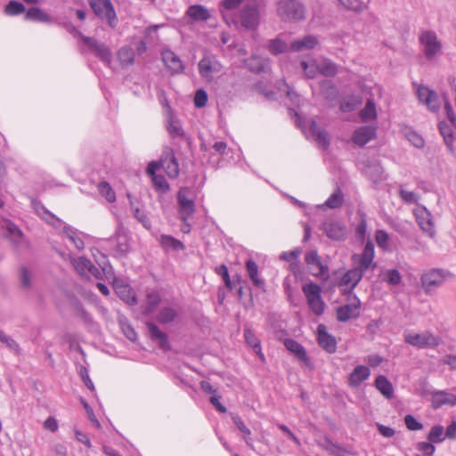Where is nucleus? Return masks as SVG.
Segmentation results:
<instances>
[{"label": "nucleus", "mask_w": 456, "mask_h": 456, "mask_svg": "<svg viewBox=\"0 0 456 456\" xmlns=\"http://www.w3.org/2000/svg\"><path fill=\"white\" fill-rule=\"evenodd\" d=\"M419 43L423 46V53L428 60L433 59L442 51V44L434 31H423L419 36Z\"/></svg>", "instance_id": "5"}, {"label": "nucleus", "mask_w": 456, "mask_h": 456, "mask_svg": "<svg viewBox=\"0 0 456 456\" xmlns=\"http://www.w3.org/2000/svg\"><path fill=\"white\" fill-rule=\"evenodd\" d=\"M208 102V94L203 89H199L194 96V105L197 108H203Z\"/></svg>", "instance_id": "62"}, {"label": "nucleus", "mask_w": 456, "mask_h": 456, "mask_svg": "<svg viewBox=\"0 0 456 456\" xmlns=\"http://www.w3.org/2000/svg\"><path fill=\"white\" fill-rule=\"evenodd\" d=\"M338 1H339L340 4H342L347 10L361 12L366 8V5L359 0H338Z\"/></svg>", "instance_id": "55"}, {"label": "nucleus", "mask_w": 456, "mask_h": 456, "mask_svg": "<svg viewBox=\"0 0 456 456\" xmlns=\"http://www.w3.org/2000/svg\"><path fill=\"white\" fill-rule=\"evenodd\" d=\"M431 442H419L417 444L416 448L421 452L425 456H433L436 447Z\"/></svg>", "instance_id": "59"}, {"label": "nucleus", "mask_w": 456, "mask_h": 456, "mask_svg": "<svg viewBox=\"0 0 456 456\" xmlns=\"http://www.w3.org/2000/svg\"><path fill=\"white\" fill-rule=\"evenodd\" d=\"M320 90L322 96L329 102L336 100L338 96V89L330 80H323L320 83Z\"/></svg>", "instance_id": "29"}, {"label": "nucleus", "mask_w": 456, "mask_h": 456, "mask_svg": "<svg viewBox=\"0 0 456 456\" xmlns=\"http://www.w3.org/2000/svg\"><path fill=\"white\" fill-rule=\"evenodd\" d=\"M198 66H199V72L202 77H205L208 79L212 78V74L216 69L212 64V61L209 58H208V57L202 58L200 61Z\"/></svg>", "instance_id": "43"}, {"label": "nucleus", "mask_w": 456, "mask_h": 456, "mask_svg": "<svg viewBox=\"0 0 456 456\" xmlns=\"http://www.w3.org/2000/svg\"><path fill=\"white\" fill-rule=\"evenodd\" d=\"M326 206L330 208H340L343 204V194L339 188L337 189L326 200Z\"/></svg>", "instance_id": "51"}, {"label": "nucleus", "mask_w": 456, "mask_h": 456, "mask_svg": "<svg viewBox=\"0 0 456 456\" xmlns=\"http://www.w3.org/2000/svg\"><path fill=\"white\" fill-rule=\"evenodd\" d=\"M118 58L122 66H131L134 62V51L131 46H123L118 52Z\"/></svg>", "instance_id": "36"}, {"label": "nucleus", "mask_w": 456, "mask_h": 456, "mask_svg": "<svg viewBox=\"0 0 456 456\" xmlns=\"http://www.w3.org/2000/svg\"><path fill=\"white\" fill-rule=\"evenodd\" d=\"M415 216L417 223L420 229L429 237H434L436 234V231L430 212H428L427 208H423L422 210H419L417 213H415Z\"/></svg>", "instance_id": "18"}, {"label": "nucleus", "mask_w": 456, "mask_h": 456, "mask_svg": "<svg viewBox=\"0 0 456 456\" xmlns=\"http://www.w3.org/2000/svg\"><path fill=\"white\" fill-rule=\"evenodd\" d=\"M348 304L341 305L336 310L337 320L338 322H346L349 319L357 318L360 315V299L355 295H353L352 297L348 295Z\"/></svg>", "instance_id": "6"}, {"label": "nucleus", "mask_w": 456, "mask_h": 456, "mask_svg": "<svg viewBox=\"0 0 456 456\" xmlns=\"http://www.w3.org/2000/svg\"><path fill=\"white\" fill-rule=\"evenodd\" d=\"M161 59L171 74H179L183 71V61L173 51L164 50L161 53Z\"/></svg>", "instance_id": "15"}, {"label": "nucleus", "mask_w": 456, "mask_h": 456, "mask_svg": "<svg viewBox=\"0 0 456 456\" xmlns=\"http://www.w3.org/2000/svg\"><path fill=\"white\" fill-rule=\"evenodd\" d=\"M116 240L115 256L118 257L125 256L130 250L127 237L116 232Z\"/></svg>", "instance_id": "38"}, {"label": "nucleus", "mask_w": 456, "mask_h": 456, "mask_svg": "<svg viewBox=\"0 0 456 456\" xmlns=\"http://www.w3.org/2000/svg\"><path fill=\"white\" fill-rule=\"evenodd\" d=\"M432 404L434 408H439L444 404L455 405L456 395L444 391L436 392L432 398Z\"/></svg>", "instance_id": "27"}, {"label": "nucleus", "mask_w": 456, "mask_h": 456, "mask_svg": "<svg viewBox=\"0 0 456 456\" xmlns=\"http://www.w3.org/2000/svg\"><path fill=\"white\" fill-rule=\"evenodd\" d=\"M152 182L157 191L167 192L169 190V184L162 175H154L152 177Z\"/></svg>", "instance_id": "58"}, {"label": "nucleus", "mask_w": 456, "mask_h": 456, "mask_svg": "<svg viewBox=\"0 0 456 456\" xmlns=\"http://www.w3.org/2000/svg\"><path fill=\"white\" fill-rule=\"evenodd\" d=\"M104 7L105 17L108 20V23L111 28H115L118 22V18L114 6L110 0H98Z\"/></svg>", "instance_id": "42"}, {"label": "nucleus", "mask_w": 456, "mask_h": 456, "mask_svg": "<svg viewBox=\"0 0 456 456\" xmlns=\"http://www.w3.org/2000/svg\"><path fill=\"white\" fill-rule=\"evenodd\" d=\"M444 111L446 114L447 118L451 122V124L454 126H456V115L452 110V104L449 101V99L444 95Z\"/></svg>", "instance_id": "64"}, {"label": "nucleus", "mask_w": 456, "mask_h": 456, "mask_svg": "<svg viewBox=\"0 0 456 456\" xmlns=\"http://www.w3.org/2000/svg\"><path fill=\"white\" fill-rule=\"evenodd\" d=\"M399 195H400L401 199L408 204L417 203V201L419 200V196L415 192L406 191L403 189H401L399 191Z\"/></svg>", "instance_id": "63"}, {"label": "nucleus", "mask_w": 456, "mask_h": 456, "mask_svg": "<svg viewBox=\"0 0 456 456\" xmlns=\"http://www.w3.org/2000/svg\"><path fill=\"white\" fill-rule=\"evenodd\" d=\"M115 290L117 295L125 302L130 305L137 303L136 297L127 284L116 285Z\"/></svg>", "instance_id": "31"}, {"label": "nucleus", "mask_w": 456, "mask_h": 456, "mask_svg": "<svg viewBox=\"0 0 456 456\" xmlns=\"http://www.w3.org/2000/svg\"><path fill=\"white\" fill-rule=\"evenodd\" d=\"M178 314L175 309L172 307H163L159 312L156 320L160 324H167L175 321Z\"/></svg>", "instance_id": "39"}, {"label": "nucleus", "mask_w": 456, "mask_h": 456, "mask_svg": "<svg viewBox=\"0 0 456 456\" xmlns=\"http://www.w3.org/2000/svg\"><path fill=\"white\" fill-rule=\"evenodd\" d=\"M98 191L108 202L112 203L116 200V193L108 182H101L98 184Z\"/></svg>", "instance_id": "49"}, {"label": "nucleus", "mask_w": 456, "mask_h": 456, "mask_svg": "<svg viewBox=\"0 0 456 456\" xmlns=\"http://www.w3.org/2000/svg\"><path fill=\"white\" fill-rule=\"evenodd\" d=\"M445 276L444 270L433 269L421 276V285L427 293H430L444 282Z\"/></svg>", "instance_id": "7"}, {"label": "nucleus", "mask_w": 456, "mask_h": 456, "mask_svg": "<svg viewBox=\"0 0 456 456\" xmlns=\"http://www.w3.org/2000/svg\"><path fill=\"white\" fill-rule=\"evenodd\" d=\"M444 430L442 426L436 425L430 429L428 435V440L434 444L441 443L444 440Z\"/></svg>", "instance_id": "53"}, {"label": "nucleus", "mask_w": 456, "mask_h": 456, "mask_svg": "<svg viewBox=\"0 0 456 456\" xmlns=\"http://www.w3.org/2000/svg\"><path fill=\"white\" fill-rule=\"evenodd\" d=\"M384 281L392 286L399 285L402 281V276L397 269L387 270Z\"/></svg>", "instance_id": "54"}, {"label": "nucleus", "mask_w": 456, "mask_h": 456, "mask_svg": "<svg viewBox=\"0 0 456 456\" xmlns=\"http://www.w3.org/2000/svg\"><path fill=\"white\" fill-rule=\"evenodd\" d=\"M309 130L315 140V142L323 149H328L330 144V140L327 130L321 126L314 119H311Z\"/></svg>", "instance_id": "17"}, {"label": "nucleus", "mask_w": 456, "mask_h": 456, "mask_svg": "<svg viewBox=\"0 0 456 456\" xmlns=\"http://www.w3.org/2000/svg\"><path fill=\"white\" fill-rule=\"evenodd\" d=\"M94 53L102 61H110V56H111V53H110L109 47L106 46L105 44L100 43L98 45V46L95 48Z\"/></svg>", "instance_id": "61"}, {"label": "nucleus", "mask_w": 456, "mask_h": 456, "mask_svg": "<svg viewBox=\"0 0 456 456\" xmlns=\"http://www.w3.org/2000/svg\"><path fill=\"white\" fill-rule=\"evenodd\" d=\"M121 330L127 339L135 341L137 339V333L132 325L126 321L120 322Z\"/></svg>", "instance_id": "56"}, {"label": "nucleus", "mask_w": 456, "mask_h": 456, "mask_svg": "<svg viewBox=\"0 0 456 456\" xmlns=\"http://www.w3.org/2000/svg\"><path fill=\"white\" fill-rule=\"evenodd\" d=\"M439 131L444 138L445 145L447 146L450 151H452L454 136L452 126L448 125L446 122L442 121L439 123Z\"/></svg>", "instance_id": "35"}, {"label": "nucleus", "mask_w": 456, "mask_h": 456, "mask_svg": "<svg viewBox=\"0 0 456 456\" xmlns=\"http://www.w3.org/2000/svg\"><path fill=\"white\" fill-rule=\"evenodd\" d=\"M246 268L253 284L258 289H265V284L264 280L258 277V266L256 263L252 259H248L246 262Z\"/></svg>", "instance_id": "30"}, {"label": "nucleus", "mask_w": 456, "mask_h": 456, "mask_svg": "<svg viewBox=\"0 0 456 456\" xmlns=\"http://www.w3.org/2000/svg\"><path fill=\"white\" fill-rule=\"evenodd\" d=\"M376 133L377 127L374 126H361L354 132L352 141L356 145L362 147L375 138Z\"/></svg>", "instance_id": "16"}, {"label": "nucleus", "mask_w": 456, "mask_h": 456, "mask_svg": "<svg viewBox=\"0 0 456 456\" xmlns=\"http://www.w3.org/2000/svg\"><path fill=\"white\" fill-rule=\"evenodd\" d=\"M31 206L39 216H44V215H47L51 218H55V216L48 211L46 208L41 203V201L36 199H32Z\"/></svg>", "instance_id": "60"}, {"label": "nucleus", "mask_w": 456, "mask_h": 456, "mask_svg": "<svg viewBox=\"0 0 456 456\" xmlns=\"http://www.w3.org/2000/svg\"><path fill=\"white\" fill-rule=\"evenodd\" d=\"M278 15L285 21H299L305 19V6L297 0H281L277 7Z\"/></svg>", "instance_id": "1"}, {"label": "nucleus", "mask_w": 456, "mask_h": 456, "mask_svg": "<svg viewBox=\"0 0 456 456\" xmlns=\"http://www.w3.org/2000/svg\"><path fill=\"white\" fill-rule=\"evenodd\" d=\"M404 423L407 428L411 431L421 430L423 424L416 419V418L411 414H407L404 417Z\"/></svg>", "instance_id": "57"}, {"label": "nucleus", "mask_w": 456, "mask_h": 456, "mask_svg": "<svg viewBox=\"0 0 456 456\" xmlns=\"http://www.w3.org/2000/svg\"><path fill=\"white\" fill-rule=\"evenodd\" d=\"M159 243L166 249L181 250L184 248L183 243L171 235H161Z\"/></svg>", "instance_id": "40"}, {"label": "nucleus", "mask_w": 456, "mask_h": 456, "mask_svg": "<svg viewBox=\"0 0 456 456\" xmlns=\"http://www.w3.org/2000/svg\"><path fill=\"white\" fill-rule=\"evenodd\" d=\"M232 419L237 428L243 433L245 436L243 437L246 444L249 447H253L252 439L249 437L251 435V431L247 428L242 419L236 413H232Z\"/></svg>", "instance_id": "37"}, {"label": "nucleus", "mask_w": 456, "mask_h": 456, "mask_svg": "<svg viewBox=\"0 0 456 456\" xmlns=\"http://www.w3.org/2000/svg\"><path fill=\"white\" fill-rule=\"evenodd\" d=\"M317 341L318 345L327 353L333 354L336 352V338L327 331L324 324H319L317 327Z\"/></svg>", "instance_id": "13"}, {"label": "nucleus", "mask_w": 456, "mask_h": 456, "mask_svg": "<svg viewBox=\"0 0 456 456\" xmlns=\"http://www.w3.org/2000/svg\"><path fill=\"white\" fill-rule=\"evenodd\" d=\"M318 44V39L315 36L307 35L302 38L294 40L290 45V50L293 52H301L304 50L314 49Z\"/></svg>", "instance_id": "23"}, {"label": "nucleus", "mask_w": 456, "mask_h": 456, "mask_svg": "<svg viewBox=\"0 0 456 456\" xmlns=\"http://www.w3.org/2000/svg\"><path fill=\"white\" fill-rule=\"evenodd\" d=\"M147 328L151 338L156 341L161 349L167 350L170 348L167 335L160 330L155 323L148 322Z\"/></svg>", "instance_id": "19"}, {"label": "nucleus", "mask_w": 456, "mask_h": 456, "mask_svg": "<svg viewBox=\"0 0 456 456\" xmlns=\"http://www.w3.org/2000/svg\"><path fill=\"white\" fill-rule=\"evenodd\" d=\"M267 48L271 53L278 55L288 50V45L279 38H274L269 41Z\"/></svg>", "instance_id": "48"}, {"label": "nucleus", "mask_w": 456, "mask_h": 456, "mask_svg": "<svg viewBox=\"0 0 456 456\" xmlns=\"http://www.w3.org/2000/svg\"><path fill=\"white\" fill-rule=\"evenodd\" d=\"M244 337L247 344L254 349L255 353L258 355L260 360L264 362L265 355L261 351L260 340L257 338V337L249 329H246L244 330Z\"/></svg>", "instance_id": "33"}, {"label": "nucleus", "mask_w": 456, "mask_h": 456, "mask_svg": "<svg viewBox=\"0 0 456 456\" xmlns=\"http://www.w3.org/2000/svg\"><path fill=\"white\" fill-rule=\"evenodd\" d=\"M63 232L67 235V237L73 242L75 247L78 250H83L85 248V243L83 240L78 237L76 229L69 225H65L63 227Z\"/></svg>", "instance_id": "45"}, {"label": "nucleus", "mask_w": 456, "mask_h": 456, "mask_svg": "<svg viewBox=\"0 0 456 456\" xmlns=\"http://www.w3.org/2000/svg\"><path fill=\"white\" fill-rule=\"evenodd\" d=\"M25 19L28 20L39 21L43 23L53 22V18L38 7H30L25 12Z\"/></svg>", "instance_id": "25"}, {"label": "nucleus", "mask_w": 456, "mask_h": 456, "mask_svg": "<svg viewBox=\"0 0 456 456\" xmlns=\"http://www.w3.org/2000/svg\"><path fill=\"white\" fill-rule=\"evenodd\" d=\"M322 229L330 240H344L346 238V226L341 222L336 220L325 221L322 224Z\"/></svg>", "instance_id": "11"}, {"label": "nucleus", "mask_w": 456, "mask_h": 456, "mask_svg": "<svg viewBox=\"0 0 456 456\" xmlns=\"http://www.w3.org/2000/svg\"><path fill=\"white\" fill-rule=\"evenodd\" d=\"M375 387L386 398L391 399L394 396L393 385L386 376H378L375 380Z\"/></svg>", "instance_id": "28"}, {"label": "nucleus", "mask_w": 456, "mask_h": 456, "mask_svg": "<svg viewBox=\"0 0 456 456\" xmlns=\"http://www.w3.org/2000/svg\"><path fill=\"white\" fill-rule=\"evenodd\" d=\"M317 69L322 75L329 77H335L338 73V66L336 63L327 59L321 61Z\"/></svg>", "instance_id": "41"}, {"label": "nucleus", "mask_w": 456, "mask_h": 456, "mask_svg": "<svg viewBox=\"0 0 456 456\" xmlns=\"http://www.w3.org/2000/svg\"><path fill=\"white\" fill-rule=\"evenodd\" d=\"M404 341L418 348H435L441 344L442 339L429 331H425L423 333H406L404 334Z\"/></svg>", "instance_id": "3"}, {"label": "nucleus", "mask_w": 456, "mask_h": 456, "mask_svg": "<svg viewBox=\"0 0 456 456\" xmlns=\"http://www.w3.org/2000/svg\"><path fill=\"white\" fill-rule=\"evenodd\" d=\"M364 269L361 266L348 270L341 278L338 286L349 287L348 290L345 289L344 293H347L350 297L353 296V289L357 286L362 280Z\"/></svg>", "instance_id": "12"}, {"label": "nucleus", "mask_w": 456, "mask_h": 456, "mask_svg": "<svg viewBox=\"0 0 456 456\" xmlns=\"http://www.w3.org/2000/svg\"><path fill=\"white\" fill-rule=\"evenodd\" d=\"M19 279L23 289L28 290L31 288L32 273L26 266H20Z\"/></svg>", "instance_id": "50"}, {"label": "nucleus", "mask_w": 456, "mask_h": 456, "mask_svg": "<svg viewBox=\"0 0 456 456\" xmlns=\"http://www.w3.org/2000/svg\"><path fill=\"white\" fill-rule=\"evenodd\" d=\"M362 121L372 120L377 118L376 106L372 100H368L364 108L360 112Z\"/></svg>", "instance_id": "46"}, {"label": "nucleus", "mask_w": 456, "mask_h": 456, "mask_svg": "<svg viewBox=\"0 0 456 456\" xmlns=\"http://www.w3.org/2000/svg\"><path fill=\"white\" fill-rule=\"evenodd\" d=\"M424 104L428 108L429 110L436 112L440 109V102L437 94L431 90L428 98H425Z\"/></svg>", "instance_id": "52"}, {"label": "nucleus", "mask_w": 456, "mask_h": 456, "mask_svg": "<svg viewBox=\"0 0 456 456\" xmlns=\"http://www.w3.org/2000/svg\"><path fill=\"white\" fill-rule=\"evenodd\" d=\"M190 190L187 187L181 188L177 193V203L180 219L186 224L196 211L195 202L189 198Z\"/></svg>", "instance_id": "4"}, {"label": "nucleus", "mask_w": 456, "mask_h": 456, "mask_svg": "<svg viewBox=\"0 0 456 456\" xmlns=\"http://www.w3.org/2000/svg\"><path fill=\"white\" fill-rule=\"evenodd\" d=\"M240 18V25L247 30H256L259 26V10L256 5H246Z\"/></svg>", "instance_id": "8"}, {"label": "nucleus", "mask_w": 456, "mask_h": 456, "mask_svg": "<svg viewBox=\"0 0 456 456\" xmlns=\"http://www.w3.org/2000/svg\"><path fill=\"white\" fill-rule=\"evenodd\" d=\"M187 16L196 21H206L210 18V12L201 4L191 5L186 11Z\"/></svg>", "instance_id": "24"}, {"label": "nucleus", "mask_w": 456, "mask_h": 456, "mask_svg": "<svg viewBox=\"0 0 456 456\" xmlns=\"http://www.w3.org/2000/svg\"><path fill=\"white\" fill-rule=\"evenodd\" d=\"M4 12L7 15L15 16L26 12V8L20 2L11 0L4 7Z\"/></svg>", "instance_id": "47"}, {"label": "nucleus", "mask_w": 456, "mask_h": 456, "mask_svg": "<svg viewBox=\"0 0 456 456\" xmlns=\"http://www.w3.org/2000/svg\"><path fill=\"white\" fill-rule=\"evenodd\" d=\"M305 263L312 269V273L314 276H320L322 278H327L329 276V269L328 266L324 265L319 256L317 251L312 250L305 254Z\"/></svg>", "instance_id": "14"}, {"label": "nucleus", "mask_w": 456, "mask_h": 456, "mask_svg": "<svg viewBox=\"0 0 456 456\" xmlns=\"http://www.w3.org/2000/svg\"><path fill=\"white\" fill-rule=\"evenodd\" d=\"M302 290L312 312L318 316L322 315L325 310V303L322 297L321 286L314 282H309L303 285Z\"/></svg>", "instance_id": "2"}, {"label": "nucleus", "mask_w": 456, "mask_h": 456, "mask_svg": "<svg viewBox=\"0 0 456 456\" xmlns=\"http://www.w3.org/2000/svg\"><path fill=\"white\" fill-rule=\"evenodd\" d=\"M248 69L255 73H261L268 68L267 60L259 56H251L246 62Z\"/></svg>", "instance_id": "34"}, {"label": "nucleus", "mask_w": 456, "mask_h": 456, "mask_svg": "<svg viewBox=\"0 0 456 456\" xmlns=\"http://www.w3.org/2000/svg\"><path fill=\"white\" fill-rule=\"evenodd\" d=\"M160 167H162L167 175L171 178L175 179L178 177L180 169H179V164L178 160L175 158L173 151L171 149H167L161 158H160Z\"/></svg>", "instance_id": "10"}, {"label": "nucleus", "mask_w": 456, "mask_h": 456, "mask_svg": "<svg viewBox=\"0 0 456 456\" xmlns=\"http://www.w3.org/2000/svg\"><path fill=\"white\" fill-rule=\"evenodd\" d=\"M374 258V245L371 241H368L363 248L361 256L360 265L362 269L367 270L372 264Z\"/></svg>", "instance_id": "32"}, {"label": "nucleus", "mask_w": 456, "mask_h": 456, "mask_svg": "<svg viewBox=\"0 0 456 456\" xmlns=\"http://www.w3.org/2000/svg\"><path fill=\"white\" fill-rule=\"evenodd\" d=\"M363 172L373 183H378L382 180L383 167L377 161H369Z\"/></svg>", "instance_id": "26"}, {"label": "nucleus", "mask_w": 456, "mask_h": 456, "mask_svg": "<svg viewBox=\"0 0 456 456\" xmlns=\"http://www.w3.org/2000/svg\"><path fill=\"white\" fill-rule=\"evenodd\" d=\"M370 375V370L367 366L357 365L349 375L348 383L353 387H357L362 382L366 380Z\"/></svg>", "instance_id": "22"}, {"label": "nucleus", "mask_w": 456, "mask_h": 456, "mask_svg": "<svg viewBox=\"0 0 456 456\" xmlns=\"http://www.w3.org/2000/svg\"><path fill=\"white\" fill-rule=\"evenodd\" d=\"M161 301L160 296L158 292L152 291L147 294L146 305L144 308L145 314H152Z\"/></svg>", "instance_id": "44"}, {"label": "nucleus", "mask_w": 456, "mask_h": 456, "mask_svg": "<svg viewBox=\"0 0 456 456\" xmlns=\"http://www.w3.org/2000/svg\"><path fill=\"white\" fill-rule=\"evenodd\" d=\"M284 346L286 349L294 354L298 360L302 361L305 364L310 363V360L305 347L297 340L293 338H287L284 340Z\"/></svg>", "instance_id": "21"}, {"label": "nucleus", "mask_w": 456, "mask_h": 456, "mask_svg": "<svg viewBox=\"0 0 456 456\" xmlns=\"http://www.w3.org/2000/svg\"><path fill=\"white\" fill-rule=\"evenodd\" d=\"M318 445L331 456H346V454L351 453L340 444L332 442L328 436H325L323 440L319 441Z\"/></svg>", "instance_id": "20"}, {"label": "nucleus", "mask_w": 456, "mask_h": 456, "mask_svg": "<svg viewBox=\"0 0 456 456\" xmlns=\"http://www.w3.org/2000/svg\"><path fill=\"white\" fill-rule=\"evenodd\" d=\"M167 125L166 128L168 133V134L172 138H183L185 140H190L189 137H187L180 120L175 115L173 109L169 105V102H167Z\"/></svg>", "instance_id": "9"}]
</instances>
